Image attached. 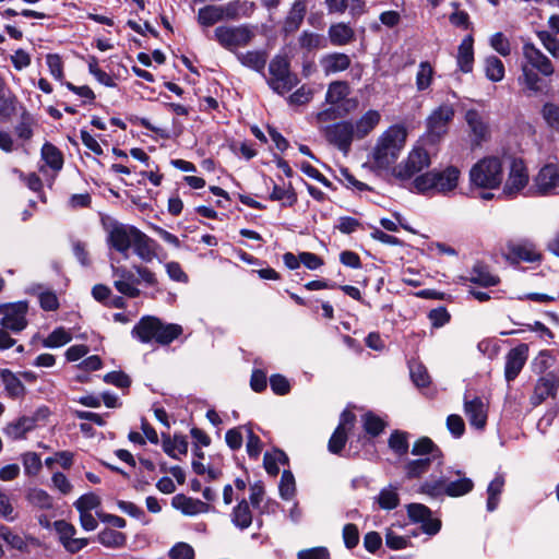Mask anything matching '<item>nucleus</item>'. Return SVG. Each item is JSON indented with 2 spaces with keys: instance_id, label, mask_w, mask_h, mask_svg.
I'll return each instance as SVG.
<instances>
[{
  "instance_id": "obj_35",
  "label": "nucleus",
  "mask_w": 559,
  "mask_h": 559,
  "mask_svg": "<svg viewBox=\"0 0 559 559\" xmlns=\"http://www.w3.org/2000/svg\"><path fill=\"white\" fill-rule=\"evenodd\" d=\"M231 522L240 530L248 528L252 523V513L249 502L242 499L231 512Z\"/></svg>"
},
{
  "instance_id": "obj_1",
  "label": "nucleus",
  "mask_w": 559,
  "mask_h": 559,
  "mask_svg": "<svg viewBox=\"0 0 559 559\" xmlns=\"http://www.w3.org/2000/svg\"><path fill=\"white\" fill-rule=\"evenodd\" d=\"M522 50L523 62L519 83L531 93H540L545 88L543 76H551L555 73V67L551 60L534 44L525 43Z\"/></svg>"
},
{
  "instance_id": "obj_41",
  "label": "nucleus",
  "mask_w": 559,
  "mask_h": 559,
  "mask_svg": "<svg viewBox=\"0 0 559 559\" xmlns=\"http://www.w3.org/2000/svg\"><path fill=\"white\" fill-rule=\"evenodd\" d=\"M26 500L34 507L41 510H49L53 507V499L43 489L32 488L26 493Z\"/></svg>"
},
{
  "instance_id": "obj_34",
  "label": "nucleus",
  "mask_w": 559,
  "mask_h": 559,
  "mask_svg": "<svg viewBox=\"0 0 559 559\" xmlns=\"http://www.w3.org/2000/svg\"><path fill=\"white\" fill-rule=\"evenodd\" d=\"M468 281L471 283L489 287L495 286L499 283V278L492 275L488 267L483 264H475L469 273Z\"/></svg>"
},
{
  "instance_id": "obj_30",
  "label": "nucleus",
  "mask_w": 559,
  "mask_h": 559,
  "mask_svg": "<svg viewBox=\"0 0 559 559\" xmlns=\"http://www.w3.org/2000/svg\"><path fill=\"white\" fill-rule=\"evenodd\" d=\"M379 111L370 109L354 124V133L357 139L368 135L380 122Z\"/></svg>"
},
{
  "instance_id": "obj_61",
  "label": "nucleus",
  "mask_w": 559,
  "mask_h": 559,
  "mask_svg": "<svg viewBox=\"0 0 559 559\" xmlns=\"http://www.w3.org/2000/svg\"><path fill=\"white\" fill-rule=\"evenodd\" d=\"M100 504V499L95 493H86L81 496L74 503L80 513L91 512Z\"/></svg>"
},
{
  "instance_id": "obj_36",
  "label": "nucleus",
  "mask_w": 559,
  "mask_h": 559,
  "mask_svg": "<svg viewBox=\"0 0 559 559\" xmlns=\"http://www.w3.org/2000/svg\"><path fill=\"white\" fill-rule=\"evenodd\" d=\"M1 380L4 384L8 394L13 397H21L25 394V386L21 380L9 369H3L0 372Z\"/></svg>"
},
{
  "instance_id": "obj_46",
  "label": "nucleus",
  "mask_w": 559,
  "mask_h": 559,
  "mask_svg": "<svg viewBox=\"0 0 559 559\" xmlns=\"http://www.w3.org/2000/svg\"><path fill=\"white\" fill-rule=\"evenodd\" d=\"M16 97L5 87L0 90V116L10 119L16 111Z\"/></svg>"
},
{
  "instance_id": "obj_11",
  "label": "nucleus",
  "mask_w": 559,
  "mask_h": 559,
  "mask_svg": "<svg viewBox=\"0 0 559 559\" xmlns=\"http://www.w3.org/2000/svg\"><path fill=\"white\" fill-rule=\"evenodd\" d=\"M27 307L25 304H14V305H1L0 313L3 314L0 326L11 331L12 333H20L23 331L27 321L25 319Z\"/></svg>"
},
{
  "instance_id": "obj_33",
  "label": "nucleus",
  "mask_w": 559,
  "mask_h": 559,
  "mask_svg": "<svg viewBox=\"0 0 559 559\" xmlns=\"http://www.w3.org/2000/svg\"><path fill=\"white\" fill-rule=\"evenodd\" d=\"M198 23L203 27H210L224 21L221 5L209 4L200 8L197 16Z\"/></svg>"
},
{
  "instance_id": "obj_22",
  "label": "nucleus",
  "mask_w": 559,
  "mask_h": 559,
  "mask_svg": "<svg viewBox=\"0 0 559 559\" xmlns=\"http://www.w3.org/2000/svg\"><path fill=\"white\" fill-rule=\"evenodd\" d=\"M173 506L180 510L186 515H197L200 513H206L211 507L206 502L199 499L186 497L183 495H177L173 499Z\"/></svg>"
},
{
  "instance_id": "obj_38",
  "label": "nucleus",
  "mask_w": 559,
  "mask_h": 559,
  "mask_svg": "<svg viewBox=\"0 0 559 559\" xmlns=\"http://www.w3.org/2000/svg\"><path fill=\"white\" fill-rule=\"evenodd\" d=\"M97 540L108 548H121L127 543V535L112 528H104L98 533Z\"/></svg>"
},
{
  "instance_id": "obj_31",
  "label": "nucleus",
  "mask_w": 559,
  "mask_h": 559,
  "mask_svg": "<svg viewBox=\"0 0 559 559\" xmlns=\"http://www.w3.org/2000/svg\"><path fill=\"white\" fill-rule=\"evenodd\" d=\"M306 10L307 9L305 2H294L283 26V29L286 34L294 33L300 27L306 15Z\"/></svg>"
},
{
  "instance_id": "obj_4",
  "label": "nucleus",
  "mask_w": 559,
  "mask_h": 559,
  "mask_svg": "<svg viewBox=\"0 0 559 559\" xmlns=\"http://www.w3.org/2000/svg\"><path fill=\"white\" fill-rule=\"evenodd\" d=\"M255 37L254 27L250 25L217 26L214 29L215 40L231 52H239L238 48L249 45Z\"/></svg>"
},
{
  "instance_id": "obj_23",
  "label": "nucleus",
  "mask_w": 559,
  "mask_h": 559,
  "mask_svg": "<svg viewBox=\"0 0 559 559\" xmlns=\"http://www.w3.org/2000/svg\"><path fill=\"white\" fill-rule=\"evenodd\" d=\"M320 66L325 75L345 71L350 66V58L346 53L332 52L323 56Z\"/></svg>"
},
{
  "instance_id": "obj_14",
  "label": "nucleus",
  "mask_w": 559,
  "mask_h": 559,
  "mask_svg": "<svg viewBox=\"0 0 559 559\" xmlns=\"http://www.w3.org/2000/svg\"><path fill=\"white\" fill-rule=\"evenodd\" d=\"M454 117V108L450 104H442L427 118V130L430 135L440 138L448 132L450 122Z\"/></svg>"
},
{
  "instance_id": "obj_63",
  "label": "nucleus",
  "mask_w": 559,
  "mask_h": 559,
  "mask_svg": "<svg viewBox=\"0 0 559 559\" xmlns=\"http://www.w3.org/2000/svg\"><path fill=\"white\" fill-rule=\"evenodd\" d=\"M170 559H194V549L187 543H177L169 550Z\"/></svg>"
},
{
  "instance_id": "obj_20",
  "label": "nucleus",
  "mask_w": 559,
  "mask_h": 559,
  "mask_svg": "<svg viewBox=\"0 0 559 559\" xmlns=\"http://www.w3.org/2000/svg\"><path fill=\"white\" fill-rule=\"evenodd\" d=\"M464 411L468 418L469 424L477 428L483 429L487 421V413L484 402L480 397L473 400H464Z\"/></svg>"
},
{
  "instance_id": "obj_60",
  "label": "nucleus",
  "mask_w": 559,
  "mask_h": 559,
  "mask_svg": "<svg viewBox=\"0 0 559 559\" xmlns=\"http://www.w3.org/2000/svg\"><path fill=\"white\" fill-rule=\"evenodd\" d=\"M543 118L547 122V124L555 129L559 130V106L554 103H546L542 109Z\"/></svg>"
},
{
  "instance_id": "obj_19",
  "label": "nucleus",
  "mask_w": 559,
  "mask_h": 559,
  "mask_svg": "<svg viewBox=\"0 0 559 559\" xmlns=\"http://www.w3.org/2000/svg\"><path fill=\"white\" fill-rule=\"evenodd\" d=\"M39 417H45L44 409H38L34 416H23L9 424L5 428V433L14 440L22 439L26 432L35 427Z\"/></svg>"
},
{
  "instance_id": "obj_28",
  "label": "nucleus",
  "mask_w": 559,
  "mask_h": 559,
  "mask_svg": "<svg viewBox=\"0 0 559 559\" xmlns=\"http://www.w3.org/2000/svg\"><path fill=\"white\" fill-rule=\"evenodd\" d=\"M473 37L466 36L459 46L457 49V66L464 73H468L473 69L474 63V50H473Z\"/></svg>"
},
{
  "instance_id": "obj_26",
  "label": "nucleus",
  "mask_w": 559,
  "mask_h": 559,
  "mask_svg": "<svg viewBox=\"0 0 559 559\" xmlns=\"http://www.w3.org/2000/svg\"><path fill=\"white\" fill-rule=\"evenodd\" d=\"M436 178V192L447 193L456 188L460 170L456 167L450 166L442 171L435 170Z\"/></svg>"
},
{
  "instance_id": "obj_64",
  "label": "nucleus",
  "mask_w": 559,
  "mask_h": 559,
  "mask_svg": "<svg viewBox=\"0 0 559 559\" xmlns=\"http://www.w3.org/2000/svg\"><path fill=\"white\" fill-rule=\"evenodd\" d=\"M298 559H330L329 550L325 547H313L300 550L297 554Z\"/></svg>"
},
{
  "instance_id": "obj_7",
  "label": "nucleus",
  "mask_w": 559,
  "mask_h": 559,
  "mask_svg": "<svg viewBox=\"0 0 559 559\" xmlns=\"http://www.w3.org/2000/svg\"><path fill=\"white\" fill-rule=\"evenodd\" d=\"M140 230L133 226L121 223H112L108 228V242L117 251L128 258V251L132 247Z\"/></svg>"
},
{
  "instance_id": "obj_25",
  "label": "nucleus",
  "mask_w": 559,
  "mask_h": 559,
  "mask_svg": "<svg viewBox=\"0 0 559 559\" xmlns=\"http://www.w3.org/2000/svg\"><path fill=\"white\" fill-rule=\"evenodd\" d=\"M237 60L243 66L257 72H262L267 61L265 50H248L236 52Z\"/></svg>"
},
{
  "instance_id": "obj_58",
  "label": "nucleus",
  "mask_w": 559,
  "mask_h": 559,
  "mask_svg": "<svg viewBox=\"0 0 559 559\" xmlns=\"http://www.w3.org/2000/svg\"><path fill=\"white\" fill-rule=\"evenodd\" d=\"M248 426H239L233 429H229L226 432L225 440L230 450L237 451L241 448L243 442V437L246 436L245 429H248Z\"/></svg>"
},
{
  "instance_id": "obj_57",
  "label": "nucleus",
  "mask_w": 559,
  "mask_h": 559,
  "mask_svg": "<svg viewBox=\"0 0 559 559\" xmlns=\"http://www.w3.org/2000/svg\"><path fill=\"white\" fill-rule=\"evenodd\" d=\"M71 334L62 328L53 330L44 341L45 347H60L71 341Z\"/></svg>"
},
{
  "instance_id": "obj_37",
  "label": "nucleus",
  "mask_w": 559,
  "mask_h": 559,
  "mask_svg": "<svg viewBox=\"0 0 559 559\" xmlns=\"http://www.w3.org/2000/svg\"><path fill=\"white\" fill-rule=\"evenodd\" d=\"M182 326L175 323L164 324L158 319L156 342L160 345H168L182 334Z\"/></svg>"
},
{
  "instance_id": "obj_16",
  "label": "nucleus",
  "mask_w": 559,
  "mask_h": 559,
  "mask_svg": "<svg viewBox=\"0 0 559 559\" xmlns=\"http://www.w3.org/2000/svg\"><path fill=\"white\" fill-rule=\"evenodd\" d=\"M528 355V346L520 344L509 350L506 356L504 377L508 382L513 381L522 371Z\"/></svg>"
},
{
  "instance_id": "obj_15",
  "label": "nucleus",
  "mask_w": 559,
  "mask_h": 559,
  "mask_svg": "<svg viewBox=\"0 0 559 559\" xmlns=\"http://www.w3.org/2000/svg\"><path fill=\"white\" fill-rule=\"evenodd\" d=\"M558 388L559 378L555 373L548 372L538 378L530 397L531 405L536 407L544 403L548 397H555Z\"/></svg>"
},
{
  "instance_id": "obj_59",
  "label": "nucleus",
  "mask_w": 559,
  "mask_h": 559,
  "mask_svg": "<svg viewBox=\"0 0 559 559\" xmlns=\"http://www.w3.org/2000/svg\"><path fill=\"white\" fill-rule=\"evenodd\" d=\"M299 44L308 50L325 47L324 38L320 34L304 32L299 37Z\"/></svg>"
},
{
  "instance_id": "obj_5",
  "label": "nucleus",
  "mask_w": 559,
  "mask_h": 559,
  "mask_svg": "<svg viewBox=\"0 0 559 559\" xmlns=\"http://www.w3.org/2000/svg\"><path fill=\"white\" fill-rule=\"evenodd\" d=\"M271 79L267 81L270 87L278 93L285 94L298 83L297 76L289 70V61L284 56H275L270 64Z\"/></svg>"
},
{
  "instance_id": "obj_56",
  "label": "nucleus",
  "mask_w": 559,
  "mask_h": 559,
  "mask_svg": "<svg viewBox=\"0 0 559 559\" xmlns=\"http://www.w3.org/2000/svg\"><path fill=\"white\" fill-rule=\"evenodd\" d=\"M362 423L366 432L373 437L380 435L385 427V423L372 413L365 414Z\"/></svg>"
},
{
  "instance_id": "obj_21",
  "label": "nucleus",
  "mask_w": 559,
  "mask_h": 559,
  "mask_svg": "<svg viewBox=\"0 0 559 559\" xmlns=\"http://www.w3.org/2000/svg\"><path fill=\"white\" fill-rule=\"evenodd\" d=\"M224 21H236L240 17H248L255 9L253 2L246 0H234L221 5Z\"/></svg>"
},
{
  "instance_id": "obj_12",
  "label": "nucleus",
  "mask_w": 559,
  "mask_h": 559,
  "mask_svg": "<svg viewBox=\"0 0 559 559\" xmlns=\"http://www.w3.org/2000/svg\"><path fill=\"white\" fill-rule=\"evenodd\" d=\"M559 187V169L554 164H547L534 177L531 190L534 194L548 195Z\"/></svg>"
},
{
  "instance_id": "obj_9",
  "label": "nucleus",
  "mask_w": 559,
  "mask_h": 559,
  "mask_svg": "<svg viewBox=\"0 0 559 559\" xmlns=\"http://www.w3.org/2000/svg\"><path fill=\"white\" fill-rule=\"evenodd\" d=\"M528 183V171L524 162L520 158H513L510 164L509 174L503 186L502 193L508 198H513L520 193Z\"/></svg>"
},
{
  "instance_id": "obj_52",
  "label": "nucleus",
  "mask_w": 559,
  "mask_h": 559,
  "mask_svg": "<svg viewBox=\"0 0 559 559\" xmlns=\"http://www.w3.org/2000/svg\"><path fill=\"white\" fill-rule=\"evenodd\" d=\"M400 499L395 488H384L378 496V503L381 509L392 510L399 506Z\"/></svg>"
},
{
  "instance_id": "obj_44",
  "label": "nucleus",
  "mask_w": 559,
  "mask_h": 559,
  "mask_svg": "<svg viewBox=\"0 0 559 559\" xmlns=\"http://www.w3.org/2000/svg\"><path fill=\"white\" fill-rule=\"evenodd\" d=\"M0 538H2L4 543L16 550L22 552L28 551V547L24 538L8 526H0Z\"/></svg>"
},
{
  "instance_id": "obj_27",
  "label": "nucleus",
  "mask_w": 559,
  "mask_h": 559,
  "mask_svg": "<svg viewBox=\"0 0 559 559\" xmlns=\"http://www.w3.org/2000/svg\"><path fill=\"white\" fill-rule=\"evenodd\" d=\"M155 246V241L141 230L132 245L135 254L144 262H151L156 257Z\"/></svg>"
},
{
  "instance_id": "obj_24",
  "label": "nucleus",
  "mask_w": 559,
  "mask_h": 559,
  "mask_svg": "<svg viewBox=\"0 0 559 559\" xmlns=\"http://www.w3.org/2000/svg\"><path fill=\"white\" fill-rule=\"evenodd\" d=\"M158 328V319L155 317L142 318L132 329V335L139 338L142 343H148L153 340L156 341V333Z\"/></svg>"
},
{
  "instance_id": "obj_54",
  "label": "nucleus",
  "mask_w": 559,
  "mask_h": 559,
  "mask_svg": "<svg viewBox=\"0 0 559 559\" xmlns=\"http://www.w3.org/2000/svg\"><path fill=\"white\" fill-rule=\"evenodd\" d=\"M296 492V484L293 474L284 471L280 483V495L285 500H290Z\"/></svg>"
},
{
  "instance_id": "obj_62",
  "label": "nucleus",
  "mask_w": 559,
  "mask_h": 559,
  "mask_svg": "<svg viewBox=\"0 0 559 559\" xmlns=\"http://www.w3.org/2000/svg\"><path fill=\"white\" fill-rule=\"evenodd\" d=\"M0 516L10 522L17 518L9 495L3 490H0Z\"/></svg>"
},
{
  "instance_id": "obj_42",
  "label": "nucleus",
  "mask_w": 559,
  "mask_h": 559,
  "mask_svg": "<svg viewBox=\"0 0 559 559\" xmlns=\"http://www.w3.org/2000/svg\"><path fill=\"white\" fill-rule=\"evenodd\" d=\"M474 483L467 477L457 480L445 481L444 493L450 497H461L472 491Z\"/></svg>"
},
{
  "instance_id": "obj_2",
  "label": "nucleus",
  "mask_w": 559,
  "mask_h": 559,
  "mask_svg": "<svg viewBox=\"0 0 559 559\" xmlns=\"http://www.w3.org/2000/svg\"><path fill=\"white\" fill-rule=\"evenodd\" d=\"M406 130L402 126H392L377 140L371 163L378 169H389L399 158L406 142Z\"/></svg>"
},
{
  "instance_id": "obj_53",
  "label": "nucleus",
  "mask_w": 559,
  "mask_h": 559,
  "mask_svg": "<svg viewBox=\"0 0 559 559\" xmlns=\"http://www.w3.org/2000/svg\"><path fill=\"white\" fill-rule=\"evenodd\" d=\"M35 121L33 117L27 112L24 111L21 115V120L15 127V133L20 139L23 140H29L33 136V126Z\"/></svg>"
},
{
  "instance_id": "obj_13",
  "label": "nucleus",
  "mask_w": 559,
  "mask_h": 559,
  "mask_svg": "<svg viewBox=\"0 0 559 559\" xmlns=\"http://www.w3.org/2000/svg\"><path fill=\"white\" fill-rule=\"evenodd\" d=\"M355 423L356 415L349 409H344L340 416V423L329 440V450L332 453L336 454L344 449L348 432L353 429Z\"/></svg>"
},
{
  "instance_id": "obj_51",
  "label": "nucleus",
  "mask_w": 559,
  "mask_h": 559,
  "mask_svg": "<svg viewBox=\"0 0 559 559\" xmlns=\"http://www.w3.org/2000/svg\"><path fill=\"white\" fill-rule=\"evenodd\" d=\"M270 199L273 201H283V204L287 206H292L297 202V195L290 186L285 189L274 185Z\"/></svg>"
},
{
  "instance_id": "obj_29",
  "label": "nucleus",
  "mask_w": 559,
  "mask_h": 559,
  "mask_svg": "<svg viewBox=\"0 0 559 559\" xmlns=\"http://www.w3.org/2000/svg\"><path fill=\"white\" fill-rule=\"evenodd\" d=\"M328 33L334 46H345L355 40V31L345 23L332 24Z\"/></svg>"
},
{
  "instance_id": "obj_49",
  "label": "nucleus",
  "mask_w": 559,
  "mask_h": 559,
  "mask_svg": "<svg viewBox=\"0 0 559 559\" xmlns=\"http://www.w3.org/2000/svg\"><path fill=\"white\" fill-rule=\"evenodd\" d=\"M436 175L435 170L425 173L423 175L417 176L412 182L413 188L419 193H426L428 191L436 192Z\"/></svg>"
},
{
  "instance_id": "obj_32",
  "label": "nucleus",
  "mask_w": 559,
  "mask_h": 559,
  "mask_svg": "<svg viewBox=\"0 0 559 559\" xmlns=\"http://www.w3.org/2000/svg\"><path fill=\"white\" fill-rule=\"evenodd\" d=\"M41 159L53 171H60L63 167V155L52 143L46 142L40 151Z\"/></svg>"
},
{
  "instance_id": "obj_8",
  "label": "nucleus",
  "mask_w": 559,
  "mask_h": 559,
  "mask_svg": "<svg viewBox=\"0 0 559 559\" xmlns=\"http://www.w3.org/2000/svg\"><path fill=\"white\" fill-rule=\"evenodd\" d=\"M323 134L329 143L336 146L343 153L349 151L354 140V124L350 121H341L323 129Z\"/></svg>"
},
{
  "instance_id": "obj_10",
  "label": "nucleus",
  "mask_w": 559,
  "mask_h": 559,
  "mask_svg": "<svg viewBox=\"0 0 559 559\" xmlns=\"http://www.w3.org/2000/svg\"><path fill=\"white\" fill-rule=\"evenodd\" d=\"M472 147H478L490 139V127L486 117L476 109H469L465 114Z\"/></svg>"
},
{
  "instance_id": "obj_55",
  "label": "nucleus",
  "mask_w": 559,
  "mask_h": 559,
  "mask_svg": "<svg viewBox=\"0 0 559 559\" xmlns=\"http://www.w3.org/2000/svg\"><path fill=\"white\" fill-rule=\"evenodd\" d=\"M490 46L502 57L511 55V44L508 37L501 33H495L489 39Z\"/></svg>"
},
{
  "instance_id": "obj_45",
  "label": "nucleus",
  "mask_w": 559,
  "mask_h": 559,
  "mask_svg": "<svg viewBox=\"0 0 559 559\" xmlns=\"http://www.w3.org/2000/svg\"><path fill=\"white\" fill-rule=\"evenodd\" d=\"M504 486V478L502 475H497L488 486V500H487V510L492 512L496 510L499 503V496L502 492V488Z\"/></svg>"
},
{
  "instance_id": "obj_40",
  "label": "nucleus",
  "mask_w": 559,
  "mask_h": 559,
  "mask_svg": "<svg viewBox=\"0 0 559 559\" xmlns=\"http://www.w3.org/2000/svg\"><path fill=\"white\" fill-rule=\"evenodd\" d=\"M435 70L430 62L423 61L418 66L416 73V88L418 92L428 90L433 81Z\"/></svg>"
},
{
  "instance_id": "obj_43",
  "label": "nucleus",
  "mask_w": 559,
  "mask_h": 559,
  "mask_svg": "<svg viewBox=\"0 0 559 559\" xmlns=\"http://www.w3.org/2000/svg\"><path fill=\"white\" fill-rule=\"evenodd\" d=\"M188 440L186 436L175 435L171 439L169 436L163 435V449L167 454L177 451L179 454H187Z\"/></svg>"
},
{
  "instance_id": "obj_3",
  "label": "nucleus",
  "mask_w": 559,
  "mask_h": 559,
  "mask_svg": "<svg viewBox=\"0 0 559 559\" xmlns=\"http://www.w3.org/2000/svg\"><path fill=\"white\" fill-rule=\"evenodd\" d=\"M471 182L484 189H496L503 180V166L499 157L486 156L469 170Z\"/></svg>"
},
{
  "instance_id": "obj_6",
  "label": "nucleus",
  "mask_w": 559,
  "mask_h": 559,
  "mask_svg": "<svg viewBox=\"0 0 559 559\" xmlns=\"http://www.w3.org/2000/svg\"><path fill=\"white\" fill-rule=\"evenodd\" d=\"M429 154L424 148L416 147L411 151L406 159L393 167L392 175L395 179L403 182L409 180L416 174L429 167Z\"/></svg>"
},
{
  "instance_id": "obj_48",
  "label": "nucleus",
  "mask_w": 559,
  "mask_h": 559,
  "mask_svg": "<svg viewBox=\"0 0 559 559\" xmlns=\"http://www.w3.org/2000/svg\"><path fill=\"white\" fill-rule=\"evenodd\" d=\"M348 94V85L345 82L336 81L329 85L325 100L331 105H335L346 97Z\"/></svg>"
},
{
  "instance_id": "obj_50",
  "label": "nucleus",
  "mask_w": 559,
  "mask_h": 559,
  "mask_svg": "<svg viewBox=\"0 0 559 559\" xmlns=\"http://www.w3.org/2000/svg\"><path fill=\"white\" fill-rule=\"evenodd\" d=\"M536 36L544 48L555 58L559 59V38L547 31H537Z\"/></svg>"
},
{
  "instance_id": "obj_39",
  "label": "nucleus",
  "mask_w": 559,
  "mask_h": 559,
  "mask_svg": "<svg viewBox=\"0 0 559 559\" xmlns=\"http://www.w3.org/2000/svg\"><path fill=\"white\" fill-rule=\"evenodd\" d=\"M485 74L491 82H500L504 78L503 62L496 56H489L485 59Z\"/></svg>"
},
{
  "instance_id": "obj_17",
  "label": "nucleus",
  "mask_w": 559,
  "mask_h": 559,
  "mask_svg": "<svg viewBox=\"0 0 559 559\" xmlns=\"http://www.w3.org/2000/svg\"><path fill=\"white\" fill-rule=\"evenodd\" d=\"M508 258L516 262H536L540 261L542 254L537 251L533 242L524 240L508 243Z\"/></svg>"
},
{
  "instance_id": "obj_47",
  "label": "nucleus",
  "mask_w": 559,
  "mask_h": 559,
  "mask_svg": "<svg viewBox=\"0 0 559 559\" xmlns=\"http://www.w3.org/2000/svg\"><path fill=\"white\" fill-rule=\"evenodd\" d=\"M389 448L396 454H406L408 451V433L394 430L389 438Z\"/></svg>"
},
{
  "instance_id": "obj_18",
  "label": "nucleus",
  "mask_w": 559,
  "mask_h": 559,
  "mask_svg": "<svg viewBox=\"0 0 559 559\" xmlns=\"http://www.w3.org/2000/svg\"><path fill=\"white\" fill-rule=\"evenodd\" d=\"M114 276L116 277L114 286L120 294L130 298L140 296V289L134 286V283H139L140 281L134 278V274L131 271L123 266L116 267L114 269Z\"/></svg>"
}]
</instances>
